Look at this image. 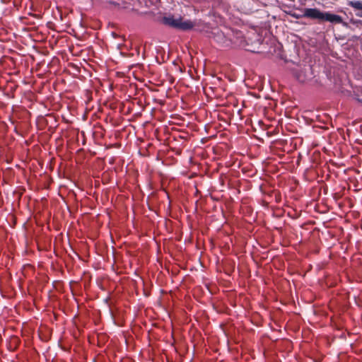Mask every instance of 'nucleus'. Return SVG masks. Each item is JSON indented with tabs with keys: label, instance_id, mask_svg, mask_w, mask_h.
<instances>
[{
	"label": "nucleus",
	"instance_id": "1",
	"mask_svg": "<svg viewBox=\"0 0 362 362\" xmlns=\"http://www.w3.org/2000/svg\"><path fill=\"white\" fill-rule=\"evenodd\" d=\"M303 16L333 23H341L342 22V18L340 16L330 13H323L317 8H305Z\"/></svg>",
	"mask_w": 362,
	"mask_h": 362
},
{
	"label": "nucleus",
	"instance_id": "2",
	"mask_svg": "<svg viewBox=\"0 0 362 362\" xmlns=\"http://www.w3.org/2000/svg\"><path fill=\"white\" fill-rule=\"evenodd\" d=\"M163 23L165 25H169L173 28L187 30L192 29L194 26L191 21L182 22L181 18L176 19L174 17H164L163 18Z\"/></svg>",
	"mask_w": 362,
	"mask_h": 362
},
{
	"label": "nucleus",
	"instance_id": "3",
	"mask_svg": "<svg viewBox=\"0 0 362 362\" xmlns=\"http://www.w3.org/2000/svg\"><path fill=\"white\" fill-rule=\"evenodd\" d=\"M348 5L352 6L358 11H362V2L361 1H350L348 3Z\"/></svg>",
	"mask_w": 362,
	"mask_h": 362
}]
</instances>
